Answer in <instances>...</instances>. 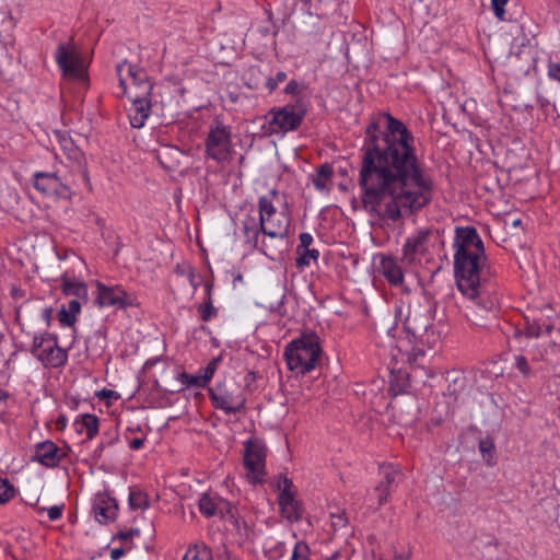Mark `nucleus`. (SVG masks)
Wrapping results in <instances>:
<instances>
[{"label": "nucleus", "instance_id": "1", "mask_svg": "<svg viewBox=\"0 0 560 560\" xmlns=\"http://www.w3.org/2000/svg\"><path fill=\"white\" fill-rule=\"evenodd\" d=\"M359 187L363 208L381 220L397 222L432 201L433 182L415 148V137L388 113L365 129Z\"/></svg>", "mask_w": 560, "mask_h": 560}, {"label": "nucleus", "instance_id": "2", "mask_svg": "<svg viewBox=\"0 0 560 560\" xmlns=\"http://www.w3.org/2000/svg\"><path fill=\"white\" fill-rule=\"evenodd\" d=\"M454 271L457 289L467 299L487 312L497 301L490 294L491 271L487 266L483 243L472 226L456 228L454 240Z\"/></svg>", "mask_w": 560, "mask_h": 560}, {"label": "nucleus", "instance_id": "3", "mask_svg": "<svg viewBox=\"0 0 560 560\" xmlns=\"http://www.w3.org/2000/svg\"><path fill=\"white\" fill-rule=\"evenodd\" d=\"M125 71L131 79L135 89L139 90L131 92L129 95V98L131 100V106L128 110L130 125L133 128H141L144 126V122L150 115L151 103L149 96L152 90V85L149 82L147 72L143 69L124 61L117 65L119 84L122 88L124 93H126V80L122 75Z\"/></svg>", "mask_w": 560, "mask_h": 560}, {"label": "nucleus", "instance_id": "4", "mask_svg": "<svg viewBox=\"0 0 560 560\" xmlns=\"http://www.w3.org/2000/svg\"><path fill=\"white\" fill-rule=\"evenodd\" d=\"M553 326L547 323H539L536 319L526 320L525 330H517L514 338L524 345L525 351L534 361L542 360L552 362L560 353V348L550 340H547Z\"/></svg>", "mask_w": 560, "mask_h": 560}, {"label": "nucleus", "instance_id": "5", "mask_svg": "<svg viewBox=\"0 0 560 560\" xmlns=\"http://www.w3.org/2000/svg\"><path fill=\"white\" fill-rule=\"evenodd\" d=\"M436 303L423 298L422 301L410 304L405 319V329L419 342L434 348L440 340V332L433 328Z\"/></svg>", "mask_w": 560, "mask_h": 560}, {"label": "nucleus", "instance_id": "6", "mask_svg": "<svg viewBox=\"0 0 560 560\" xmlns=\"http://www.w3.org/2000/svg\"><path fill=\"white\" fill-rule=\"evenodd\" d=\"M320 355L319 338L315 334H303L292 340L284 350L288 368L300 374H306L315 369Z\"/></svg>", "mask_w": 560, "mask_h": 560}, {"label": "nucleus", "instance_id": "7", "mask_svg": "<svg viewBox=\"0 0 560 560\" xmlns=\"http://www.w3.org/2000/svg\"><path fill=\"white\" fill-rule=\"evenodd\" d=\"M305 114L306 108L300 102L296 104H288L279 108H272L265 116L266 124L262 126L265 133L271 136L296 130L301 126Z\"/></svg>", "mask_w": 560, "mask_h": 560}, {"label": "nucleus", "instance_id": "8", "mask_svg": "<svg viewBox=\"0 0 560 560\" xmlns=\"http://www.w3.org/2000/svg\"><path fill=\"white\" fill-rule=\"evenodd\" d=\"M205 145L208 159L217 163L229 162L234 153L230 127L224 126L220 121H214L210 126Z\"/></svg>", "mask_w": 560, "mask_h": 560}, {"label": "nucleus", "instance_id": "9", "mask_svg": "<svg viewBox=\"0 0 560 560\" xmlns=\"http://www.w3.org/2000/svg\"><path fill=\"white\" fill-rule=\"evenodd\" d=\"M31 353L43 363L45 368H60L67 363L68 353L58 346L55 335L45 332L34 336Z\"/></svg>", "mask_w": 560, "mask_h": 560}, {"label": "nucleus", "instance_id": "10", "mask_svg": "<svg viewBox=\"0 0 560 560\" xmlns=\"http://www.w3.org/2000/svg\"><path fill=\"white\" fill-rule=\"evenodd\" d=\"M70 176L60 171L37 172L34 174V187L46 196L70 199L73 195L71 190Z\"/></svg>", "mask_w": 560, "mask_h": 560}, {"label": "nucleus", "instance_id": "11", "mask_svg": "<svg viewBox=\"0 0 560 560\" xmlns=\"http://www.w3.org/2000/svg\"><path fill=\"white\" fill-rule=\"evenodd\" d=\"M54 135L68 161L75 164V170L81 175L83 184L91 190L92 186L83 152L67 131L55 130Z\"/></svg>", "mask_w": 560, "mask_h": 560}, {"label": "nucleus", "instance_id": "12", "mask_svg": "<svg viewBox=\"0 0 560 560\" xmlns=\"http://www.w3.org/2000/svg\"><path fill=\"white\" fill-rule=\"evenodd\" d=\"M276 486L280 491L278 501L282 516L291 523L300 521L302 518L303 509L295 499V493L292 491V480L280 475Z\"/></svg>", "mask_w": 560, "mask_h": 560}, {"label": "nucleus", "instance_id": "13", "mask_svg": "<svg viewBox=\"0 0 560 560\" xmlns=\"http://www.w3.org/2000/svg\"><path fill=\"white\" fill-rule=\"evenodd\" d=\"M265 445L258 440H249L245 443L244 466L250 482H261L265 474Z\"/></svg>", "mask_w": 560, "mask_h": 560}, {"label": "nucleus", "instance_id": "14", "mask_svg": "<svg viewBox=\"0 0 560 560\" xmlns=\"http://www.w3.org/2000/svg\"><path fill=\"white\" fill-rule=\"evenodd\" d=\"M210 399L214 408L221 409L228 415L244 410L246 404L242 389L235 388L230 390L222 386L210 389Z\"/></svg>", "mask_w": 560, "mask_h": 560}, {"label": "nucleus", "instance_id": "15", "mask_svg": "<svg viewBox=\"0 0 560 560\" xmlns=\"http://www.w3.org/2000/svg\"><path fill=\"white\" fill-rule=\"evenodd\" d=\"M96 301L100 306H113L116 308H125L133 304V298L121 285H106L97 282Z\"/></svg>", "mask_w": 560, "mask_h": 560}, {"label": "nucleus", "instance_id": "16", "mask_svg": "<svg viewBox=\"0 0 560 560\" xmlns=\"http://www.w3.org/2000/svg\"><path fill=\"white\" fill-rule=\"evenodd\" d=\"M56 61L63 75L78 81L85 80L86 73L81 57L77 52L69 51L63 44L57 48Z\"/></svg>", "mask_w": 560, "mask_h": 560}, {"label": "nucleus", "instance_id": "17", "mask_svg": "<svg viewBox=\"0 0 560 560\" xmlns=\"http://www.w3.org/2000/svg\"><path fill=\"white\" fill-rule=\"evenodd\" d=\"M430 232L420 230L409 236L402 247L401 262L405 266H412L420 261L421 257L428 252Z\"/></svg>", "mask_w": 560, "mask_h": 560}, {"label": "nucleus", "instance_id": "18", "mask_svg": "<svg viewBox=\"0 0 560 560\" xmlns=\"http://www.w3.org/2000/svg\"><path fill=\"white\" fill-rule=\"evenodd\" d=\"M259 225L262 234L269 237V241L284 243L289 236L290 219L283 211L268 220H259Z\"/></svg>", "mask_w": 560, "mask_h": 560}, {"label": "nucleus", "instance_id": "19", "mask_svg": "<svg viewBox=\"0 0 560 560\" xmlns=\"http://www.w3.org/2000/svg\"><path fill=\"white\" fill-rule=\"evenodd\" d=\"M65 456V451L59 448L52 441L47 440L35 445V452L31 460L37 462L48 468H54L59 465Z\"/></svg>", "mask_w": 560, "mask_h": 560}, {"label": "nucleus", "instance_id": "20", "mask_svg": "<svg viewBox=\"0 0 560 560\" xmlns=\"http://www.w3.org/2000/svg\"><path fill=\"white\" fill-rule=\"evenodd\" d=\"M199 511L206 517L220 516L231 512V504L217 493H203L199 499Z\"/></svg>", "mask_w": 560, "mask_h": 560}, {"label": "nucleus", "instance_id": "21", "mask_svg": "<svg viewBox=\"0 0 560 560\" xmlns=\"http://www.w3.org/2000/svg\"><path fill=\"white\" fill-rule=\"evenodd\" d=\"M117 502L114 498L98 497L93 504L95 520L100 524H106L117 516Z\"/></svg>", "mask_w": 560, "mask_h": 560}, {"label": "nucleus", "instance_id": "22", "mask_svg": "<svg viewBox=\"0 0 560 560\" xmlns=\"http://www.w3.org/2000/svg\"><path fill=\"white\" fill-rule=\"evenodd\" d=\"M381 474L383 479L375 487V491L378 493V504L383 505L387 502L390 490L394 485L397 483V479L400 476L399 471L393 466H382Z\"/></svg>", "mask_w": 560, "mask_h": 560}, {"label": "nucleus", "instance_id": "23", "mask_svg": "<svg viewBox=\"0 0 560 560\" xmlns=\"http://www.w3.org/2000/svg\"><path fill=\"white\" fill-rule=\"evenodd\" d=\"M380 272L392 285H401L404 282L402 267L393 257H383L380 265Z\"/></svg>", "mask_w": 560, "mask_h": 560}, {"label": "nucleus", "instance_id": "24", "mask_svg": "<svg viewBox=\"0 0 560 560\" xmlns=\"http://www.w3.org/2000/svg\"><path fill=\"white\" fill-rule=\"evenodd\" d=\"M78 432L85 431L89 440L94 439L98 433L100 422L96 416L91 413L81 415L74 422Z\"/></svg>", "mask_w": 560, "mask_h": 560}, {"label": "nucleus", "instance_id": "25", "mask_svg": "<svg viewBox=\"0 0 560 560\" xmlns=\"http://www.w3.org/2000/svg\"><path fill=\"white\" fill-rule=\"evenodd\" d=\"M334 176V170L330 164L326 163L317 168L316 175L313 177L314 187L319 190H329L331 179Z\"/></svg>", "mask_w": 560, "mask_h": 560}, {"label": "nucleus", "instance_id": "26", "mask_svg": "<svg viewBox=\"0 0 560 560\" xmlns=\"http://www.w3.org/2000/svg\"><path fill=\"white\" fill-rule=\"evenodd\" d=\"M275 198H278L276 190H272L268 196L259 198V220H268V218L279 214L273 206Z\"/></svg>", "mask_w": 560, "mask_h": 560}, {"label": "nucleus", "instance_id": "27", "mask_svg": "<svg viewBox=\"0 0 560 560\" xmlns=\"http://www.w3.org/2000/svg\"><path fill=\"white\" fill-rule=\"evenodd\" d=\"M283 244L284 243H280L278 241H269V237L264 235V238L261 240L260 246H258V248L269 259L277 260L282 254Z\"/></svg>", "mask_w": 560, "mask_h": 560}, {"label": "nucleus", "instance_id": "28", "mask_svg": "<svg viewBox=\"0 0 560 560\" xmlns=\"http://www.w3.org/2000/svg\"><path fill=\"white\" fill-rule=\"evenodd\" d=\"M61 285L66 295H73L78 299L88 296V288L83 282L63 278Z\"/></svg>", "mask_w": 560, "mask_h": 560}, {"label": "nucleus", "instance_id": "29", "mask_svg": "<svg viewBox=\"0 0 560 560\" xmlns=\"http://www.w3.org/2000/svg\"><path fill=\"white\" fill-rule=\"evenodd\" d=\"M129 505L132 510H145L149 508V497L139 489H131L129 493Z\"/></svg>", "mask_w": 560, "mask_h": 560}, {"label": "nucleus", "instance_id": "30", "mask_svg": "<svg viewBox=\"0 0 560 560\" xmlns=\"http://www.w3.org/2000/svg\"><path fill=\"white\" fill-rule=\"evenodd\" d=\"M479 451L482 458L489 466L495 463V447L494 443L490 438H486L479 441Z\"/></svg>", "mask_w": 560, "mask_h": 560}, {"label": "nucleus", "instance_id": "31", "mask_svg": "<svg viewBox=\"0 0 560 560\" xmlns=\"http://www.w3.org/2000/svg\"><path fill=\"white\" fill-rule=\"evenodd\" d=\"M252 225L249 222L244 223V232L246 236V242L250 244L254 248H258V238L259 234L262 233L260 230V225L256 224L254 220H250Z\"/></svg>", "mask_w": 560, "mask_h": 560}, {"label": "nucleus", "instance_id": "32", "mask_svg": "<svg viewBox=\"0 0 560 560\" xmlns=\"http://www.w3.org/2000/svg\"><path fill=\"white\" fill-rule=\"evenodd\" d=\"M208 301L205 304L199 305L198 311L203 322H209L215 316L217 310L214 308L211 301V285L207 284Z\"/></svg>", "mask_w": 560, "mask_h": 560}, {"label": "nucleus", "instance_id": "33", "mask_svg": "<svg viewBox=\"0 0 560 560\" xmlns=\"http://www.w3.org/2000/svg\"><path fill=\"white\" fill-rule=\"evenodd\" d=\"M299 256L295 259V265L299 268L308 267L311 264V260L316 261L319 257V252L317 249H302L301 253H298Z\"/></svg>", "mask_w": 560, "mask_h": 560}, {"label": "nucleus", "instance_id": "34", "mask_svg": "<svg viewBox=\"0 0 560 560\" xmlns=\"http://www.w3.org/2000/svg\"><path fill=\"white\" fill-rule=\"evenodd\" d=\"M447 380L450 381L447 386L448 395L457 396V394L464 390L466 384V380L464 376L455 375L452 380L448 376Z\"/></svg>", "mask_w": 560, "mask_h": 560}, {"label": "nucleus", "instance_id": "35", "mask_svg": "<svg viewBox=\"0 0 560 560\" xmlns=\"http://www.w3.org/2000/svg\"><path fill=\"white\" fill-rule=\"evenodd\" d=\"M178 380L186 387H206V384L201 383L200 375H191L183 372L178 375Z\"/></svg>", "mask_w": 560, "mask_h": 560}, {"label": "nucleus", "instance_id": "36", "mask_svg": "<svg viewBox=\"0 0 560 560\" xmlns=\"http://www.w3.org/2000/svg\"><path fill=\"white\" fill-rule=\"evenodd\" d=\"M310 553L308 545L304 541H299L294 546L291 560H308Z\"/></svg>", "mask_w": 560, "mask_h": 560}, {"label": "nucleus", "instance_id": "37", "mask_svg": "<svg viewBox=\"0 0 560 560\" xmlns=\"http://www.w3.org/2000/svg\"><path fill=\"white\" fill-rule=\"evenodd\" d=\"M14 495V488L8 479L0 478V504L8 502Z\"/></svg>", "mask_w": 560, "mask_h": 560}, {"label": "nucleus", "instance_id": "38", "mask_svg": "<svg viewBox=\"0 0 560 560\" xmlns=\"http://www.w3.org/2000/svg\"><path fill=\"white\" fill-rule=\"evenodd\" d=\"M69 163L70 164H63L62 167L58 168L57 171H60L63 174L70 176V179L72 180L71 182V187H72V186L77 185L80 179L82 180V177L75 170V164L72 162H69Z\"/></svg>", "mask_w": 560, "mask_h": 560}, {"label": "nucleus", "instance_id": "39", "mask_svg": "<svg viewBox=\"0 0 560 560\" xmlns=\"http://www.w3.org/2000/svg\"><path fill=\"white\" fill-rule=\"evenodd\" d=\"M287 80V73L283 71H279L275 78H268L266 80V88L269 93H272L279 85V83H282Z\"/></svg>", "mask_w": 560, "mask_h": 560}, {"label": "nucleus", "instance_id": "40", "mask_svg": "<svg viewBox=\"0 0 560 560\" xmlns=\"http://www.w3.org/2000/svg\"><path fill=\"white\" fill-rule=\"evenodd\" d=\"M509 0H491V7L493 10L494 15L501 20H505V10L504 7L508 3Z\"/></svg>", "mask_w": 560, "mask_h": 560}, {"label": "nucleus", "instance_id": "41", "mask_svg": "<svg viewBox=\"0 0 560 560\" xmlns=\"http://www.w3.org/2000/svg\"><path fill=\"white\" fill-rule=\"evenodd\" d=\"M218 361L219 359H213L208 363V365L203 370V374L200 375L201 383H205L207 385L208 382L212 378L218 365Z\"/></svg>", "mask_w": 560, "mask_h": 560}, {"label": "nucleus", "instance_id": "42", "mask_svg": "<svg viewBox=\"0 0 560 560\" xmlns=\"http://www.w3.org/2000/svg\"><path fill=\"white\" fill-rule=\"evenodd\" d=\"M58 317H59L60 323L66 326H72L75 322V316L73 314H71L70 312H68L66 308H62L58 313Z\"/></svg>", "mask_w": 560, "mask_h": 560}, {"label": "nucleus", "instance_id": "43", "mask_svg": "<svg viewBox=\"0 0 560 560\" xmlns=\"http://www.w3.org/2000/svg\"><path fill=\"white\" fill-rule=\"evenodd\" d=\"M313 243V236L310 233H301L300 234V244L296 247V252L301 253L302 249H307L310 245Z\"/></svg>", "mask_w": 560, "mask_h": 560}, {"label": "nucleus", "instance_id": "44", "mask_svg": "<svg viewBox=\"0 0 560 560\" xmlns=\"http://www.w3.org/2000/svg\"><path fill=\"white\" fill-rule=\"evenodd\" d=\"M548 75L550 79L560 82V62H549Z\"/></svg>", "mask_w": 560, "mask_h": 560}, {"label": "nucleus", "instance_id": "45", "mask_svg": "<svg viewBox=\"0 0 560 560\" xmlns=\"http://www.w3.org/2000/svg\"><path fill=\"white\" fill-rule=\"evenodd\" d=\"M515 364H516V368L524 374V375H528L529 374V365L527 363V359L524 357V355H517L515 358Z\"/></svg>", "mask_w": 560, "mask_h": 560}, {"label": "nucleus", "instance_id": "46", "mask_svg": "<svg viewBox=\"0 0 560 560\" xmlns=\"http://www.w3.org/2000/svg\"><path fill=\"white\" fill-rule=\"evenodd\" d=\"M302 88L299 82L295 80H291L284 88V92L290 95H298L300 94Z\"/></svg>", "mask_w": 560, "mask_h": 560}, {"label": "nucleus", "instance_id": "47", "mask_svg": "<svg viewBox=\"0 0 560 560\" xmlns=\"http://www.w3.org/2000/svg\"><path fill=\"white\" fill-rule=\"evenodd\" d=\"M63 505H54L48 509V517L50 521H57L62 516Z\"/></svg>", "mask_w": 560, "mask_h": 560}, {"label": "nucleus", "instance_id": "48", "mask_svg": "<svg viewBox=\"0 0 560 560\" xmlns=\"http://www.w3.org/2000/svg\"><path fill=\"white\" fill-rule=\"evenodd\" d=\"M139 534H140V530L138 528H131L126 532H119L117 537L122 541H127L135 536H139Z\"/></svg>", "mask_w": 560, "mask_h": 560}, {"label": "nucleus", "instance_id": "49", "mask_svg": "<svg viewBox=\"0 0 560 560\" xmlns=\"http://www.w3.org/2000/svg\"><path fill=\"white\" fill-rule=\"evenodd\" d=\"M80 310H81V304H80V301L79 299H73L69 302L68 304V312H70L71 314H73L75 316V314L80 313Z\"/></svg>", "mask_w": 560, "mask_h": 560}, {"label": "nucleus", "instance_id": "50", "mask_svg": "<svg viewBox=\"0 0 560 560\" xmlns=\"http://www.w3.org/2000/svg\"><path fill=\"white\" fill-rule=\"evenodd\" d=\"M97 396L101 398V399H109V398H118V395L117 393H115L114 390L112 389H102L97 393Z\"/></svg>", "mask_w": 560, "mask_h": 560}, {"label": "nucleus", "instance_id": "51", "mask_svg": "<svg viewBox=\"0 0 560 560\" xmlns=\"http://www.w3.org/2000/svg\"><path fill=\"white\" fill-rule=\"evenodd\" d=\"M331 517L335 518V521L332 522L334 526H338V527L346 526L347 518L345 517L343 514H338V515L332 514Z\"/></svg>", "mask_w": 560, "mask_h": 560}, {"label": "nucleus", "instance_id": "52", "mask_svg": "<svg viewBox=\"0 0 560 560\" xmlns=\"http://www.w3.org/2000/svg\"><path fill=\"white\" fill-rule=\"evenodd\" d=\"M144 439L143 438H135L129 442V447L131 450L138 451L143 446Z\"/></svg>", "mask_w": 560, "mask_h": 560}, {"label": "nucleus", "instance_id": "53", "mask_svg": "<svg viewBox=\"0 0 560 560\" xmlns=\"http://www.w3.org/2000/svg\"><path fill=\"white\" fill-rule=\"evenodd\" d=\"M183 560H210V552L205 550L202 553L195 555L191 558L185 556Z\"/></svg>", "mask_w": 560, "mask_h": 560}, {"label": "nucleus", "instance_id": "54", "mask_svg": "<svg viewBox=\"0 0 560 560\" xmlns=\"http://www.w3.org/2000/svg\"><path fill=\"white\" fill-rule=\"evenodd\" d=\"M125 555V550L122 548H114L110 551V558L113 560H119Z\"/></svg>", "mask_w": 560, "mask_h": 560}, {"label": "nucleus", "instance_id": "55", "mask_svg": "<svg viewBox=\"0 0 560 560\" xmlns=\"http://www.w3.org/2000/svg\"><path fill=\"white\" fill-rule=\"evenodd\" d=\"M104 447H105V444L101 443L98 445V447L95 450V454L100 455L102 453V451L104 450Z\"/></svg>", "mask_w": 560, "mask_h": 560}, {"label": "nucleus", "instance_id": "56", "mask_svg": "<svg viewBox=\"0 0 560 560\" xmlns=\"http://www.w3.org/2000/svg\"><path fill=\"white\" fill-rule=\"evenodd\" d=\"M8 397V394L3 390H0V401L5 399Z\"/></svg>", "mask_w": 560, "mask_h": 560}, {"label": "nucleus", "instance_id": "57", "mask_svg": "<svg viewBox=\"0 0 560 560\" xmlns=\"http://www.w3.org/2000/svg\"><path fill=\"white\" fill-rule=\"evenodd\" d=\"M118 440V435H115V438H113L109 442H108V445H112L115 443V441Z\"/></svg>", "mask_w": 560, "mask_h": 560}, {"label": "nucleus", "instance_id": "58", "mask_svg": "<svg viewBox=\"0 0 560 560\" xmlns=\"http://www.w3.org/2000/svg\"><path fill=\"white\" fill-rule=\"evenodd\" d=\"M520 224H521V220H520V219H517V220H515V221L513 222V225H514V226L520 225Z\"/></svg>", "mask_w": 560, "mask_h": 560}, {"label": "nucleus", "instance_id": "59", "mask_svg": "<svg viewBox=\"0 0 560 560\" xmlns=\"http://www.w3.org/2000/svg\"><path fill=\"white\" fill-rule=\"evenodd\" d=\"M95 336H97V337H102L101 331H100V330H98V331H96V332H95Z\"/></svg>", "mask_w": 560, "mask_h": 560}]
</instances>
